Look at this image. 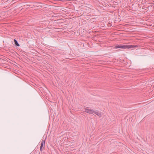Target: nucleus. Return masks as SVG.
<instances>
[{"label":"nucleus","instance_id":"f257e3e1","mask_svg":"<svg viewBox=\"0 0 154 154\" xmlns=\"http://www.w3.org/2000/svg\"><path fill=\"white\" fill-rule=\"evenodd\" d=\"M138 46L137 45H118L115 46L116 48H121L123 49L133 48H137Z\"/></svg>","mask_w":154,"mask_h":154},{"label":"nucleus","instance_id":"f03ea898","mask_svg":"<svg viewBox=\"0 0 154 154\" xmlns=\"http://www.w3.org/2000/svg\"><path fill=\"white\" fill-rule=\"evenodd\" d=\"M45 140L43 139L41 141V146L40 147V151H42L45 149Z\"/></svg>","mask_w":154,"mask_h":154},{"label":"nucleus","instance_id":"7ed1b4c3","mask_svg":"<svg viewBox=\"0 0 154 154\" xmlns=\"http://www.w3.org/2000/svg\"><path fill=\"white\" fill-rule=\"evenodd\" d=\"M88 107H86L85 109V110L84 111V112H87V113H88L93 114V112H94L93 111L94 109H88Z\"/></svg>","mask_w":154,"mask_h":154},{"label":"nucleus","instance_id":"20e7f679","mask_svg":"<svg viewBox=\"0 0 154 154\" xmlns=\"http://www.w3.org/2000/svg\"><path fill=\"white\" fill-rule=\"evenodd\" d=\"M14 44H15V45L16 46H17V47H19L20 46V45L18 43L16 39H14Z\"/></svg>","mask_w":154,"mask_h":154},{"label":"nucleus","instance_id":"39448f33","mask_svg":"<svg viewBox=\"0 0 154 154\" xmlns=\"http://www.w3.org/2000/svg\"><path fill=\"white\" fill-rule=\"evenodd\" d=\"M152 5H150L148 7H146V11H149V9L150 8V9H152Z\"/></svg>","mask_w":154,"mask_h":154},{"label":"nucleus","instance_id":"423d86ee","mask_svg":"<svg viewBox=\"0 0 154 154\" xmlns=\"http://www.w3.org/2000/svg\"><path fill=\"white\" fill-rule=\"evenodd\" d=\"M93 113H94L95 114H96V115H97L98 116H99V115H100V113L98 112L97 111V110H96L95 111H94V110H93Z\"/></svg>","mask_w":154,"mask_h":154},{"label":"nucleus","instance_id":"0eeeda50","mask_svg":"<svg viewBox=\"0 0 154 154\" xmlns=\"http://www.w3.org/2000/svg\"><path fill=\"white\" fill-rule=\"evenodd\" d=\"M145 8L144 7V6H143L142 7V9H144Z\"/></svg>","mask_w":154,"mask_h":154}]
</instances>
